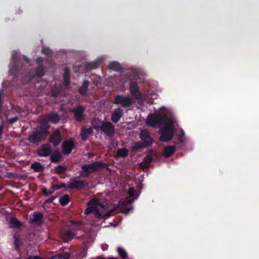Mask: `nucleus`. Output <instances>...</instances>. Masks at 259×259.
Masks as SVG:
<instances>
[{
    "instance_id": "nucleus-1",
    "label": "nucleus",
    "mask_w": 259,
    "mask_h": 259,
    "mask_svg": "<svg viewBox=\"0 0 259 259\" xmlns=\"http://www.w3.org/2000/svg\"><path fill=\"white\" fill-rule=\"evenodd\" d=\"M164 111L150 115L147 118V123L152 126L163 125L160 130V141L166 142L170 140L174 136V119L171 116L170 111L163 108Z\"/></svg>"
},
{
    "instance_id": "nucleus-2",
    "label": "nucleus",
    "mask_w": 259,
    "mask_h": 259,
    "mask_svg": "<svg viewBox=\"0 0 259 259\" xmlns=\"http://www.w3.org/2000/svg\"><path fill=\"white\" fill-rule=\"evenodd\" d=\"M88 207L85 210V213L88 214L94 212L96 217H102L103 210L105 209L106 204L102 203L98 200H92L88 204Z\"/></svg>"
},
{
    "instance_id": "nucleus-3",
    "label": "nucleus",
    "mask_w": 259,
    "mask_h": 259,
    "mask_svg": "<svg viewBox=\"0 0 259 259\" xmlns=\"http://www.w3.org/2000/svg\"><path fill=\"white\" fill-rule=\"evenodd\" d=\"M23 60L26 64H29V61L28 59L25 56H20L18 55V52H13L12 55V60L13 62L10 63L9 73L10 74L14 76H16V74L18 72L19 69L18 67V65L20 64L19 60Z\"/></svg>"
},
{
    "instance_id": "nucleus-4",
    "label": "nucleus",
    "mask_w": 259,
    "mask_h": 259,
    "mask_svg": "<svg viewBox=\"0 0 259 259\" xmlns=\"http://www.w3.org/2000/svg\"><path fill=\"white\" fill-rule=\"evenodd\" d=\"M102 164V163L96 161L90 164L83 165L81 166L80 175L83 177H87L90 174L98 170Z\"/></svg>"
},
{
    "instance_id": "nucleus-5",
    "label": "nucleus",
    "mask_w": 259,
    "mask_h": 259,
    "mask_svg": "<svg viewBox=\"0 0 259 259\" xmlns=\"http://www.w3.org/2000/svg\"><path fill=\"white\" fill-rule=\"evenodd\" d=\"M42 61V59L41 58L38 57L37 58L36 62L38 65V67L36 70H31L29 73L30 74L28 76H26V78H28L27 81L31 79V78L34 76L40 77L44 75V67L40 65Z\"/></svg>"
},
{
    "instance_id": "nucleus-6",
    "label": "nucleus",
    "mask_w": 259,
    "mask_h": 259,
    "mask_svg": "<svg viewBox=\"0 0 259 259\" xmlns=\"http://www.w3.org/2000/svg\"><path fill=\"white\" fill-rule=\"evenodd\" d=\"M46 135L42 132L39 131L37 128L32 133V134L28 137V140L33 144H37L40 141L43 140Z\"/></svg>"
},
{
    "instance_id": "nucleus-7",
    "label": "nucleus",
    "mask_w": 259,
    "mask_h": 259,
    "mask_svg": "<svg viewBox=\"0 0 259 259\" xmlns=\"http://www.w3.org/2000/svg\"><path fill=\"white\" fill-rule=\"evenodd\" d=\"M101 131L108 137H112L115 134V128L112 123L109 121L102 123L101 126Z\"/></svg>"
},
{
    "instance_id": "nucleus-8",
    "label": "nucleus",
    "mask_w": 259,
    "mask_h": 259,
    "mask_svg": "<svg viewBox=\"0 0 259 259\" xmlns=\"http://www.w3.org/2000/svg\"><path fill=\"white\" fill-rule=\"evenodd\" d=\"M114 103L116 104H120L123 107H128L132 105V101L128 96L124 97L118 95L115 98Z\"/></svg>"
},
{
    "instance_id": "nucleus-9",
    "label": "nucleus",
    "mask_w": 259,
    "mask_h": 259,
    "mask_svg": "<svg viewBox=\"0 0 259 259\" xmlns=\"http://www.w3.org/2000/svg\"><path fill=\"white\" fill-rule=\"evenodd\" d=\"M75 143L72 140H69L62 143V151L65 154H69L75 147Z\"/></svg>"
},
{
    "instance_id": "nucleus-10",
    "label": "nucleus",
    "mask_w": 259,
    "mask_h": 259,
    "mask_svg": "<svg viewBox=\"0 0 259 259\" xmlns=\"http://www.w3.org/2000/svg\"><path fill=\"white\" fill-rule=\"evenodd\" d=\"M133 202V200L129 198H126L124 200L120 201L119 205L122 208L123 213L127 214L130 211V208L128 207V205Z\"/></svg>"
},
{
    "instance_id": "nucleus-11",
    "label": "nucleus",
    "mask_w": 259,
    "mask_h": 259,
    "mask_svg": "<svg viewBox=\"0 0 259 259\" xmlns=\"http://www.w3.org/2000/svg\"><path fill=\"white\" fill-rule=\"evenodd\" d=\"M140 138L146 146H149L152 143V140L146 130H143L141 132Z\"/></svg>"
},
{
    "instance_id": "nucleus-12",
    "label": "nucleus",
    "mask_w": 259,
    "mask_h": 259,
    "mask_svg": "<svg viewBox=\"0 0 259 259\" xmlns=\"http://www.w3.org/2000/svg\"><path fill=\"white\" fill-rule=\"evenodd\" d=\"M50 141L55 146L59 144L61 141V133L59 131L56 130L54 132L50 137Z\"/></svg>"
},
{
    "instance_id": "nucleus-13",
    "label": "nucleus",
    "mask_w": 259,
    "mask_h": 259,
    "mask_svg": "<svg viewBox=\"0 0 259 259\" xmlns=\"http://www.w3.org/2000/svg\"><path fill=\"white\" fill-rule=\"evenodd\" d=\"M130 90L132 96L137 99L141 98V94L139 92L137 84L135 82H132L130 84Z\"/></svg>"
},
{
    "instance_id": "nucleus-14",
    "label": "nucleus",
    "mask_w": 259,
    "mask_h": 259,
    "mask_svg": "<svg viewBox=\"0 0 259 259\" xmlns=\"http://www.w3.org/2000/svg\"><path fill=\"white\" fill-rule=\"evenodd\" d=\"M84 108L81 106H78L72 110L74 116L77 121H81L83 119L82 113L84 111Z\"/></svg>"
},
{
    "instance_id": "nucleus-15",
    "label": "nucleus",
    "mask_w": 259,
    "mask_h": 259,
    "mask_svg": "<svg viewBox=\"0 0 259 259\" xmlns=\"http://www.w3.org/2000/svg\"><path fill=\"white\" fill-rule=\"evenodd\" d=\"M85 186V184L82 181L71 180L69 184L68 188L71 189H79L84 187Z\"/></svg>"
},
{
    "instance_id": "nucleus-16",
    "label": "nucleus",
    "mask_w": 259,
    "mask_h": 259,
    "mask_svg": "<svg viewBox=\"0 0 259 259\" xmlns=\"http://www.w3.org/2000/svg\"><path fill=\"white\" fill-rule=\"evenodd\" d=\"M123 114V110L121 108H118L112 114L111 120L114 122H117Z\"/></svg>"
},
{
    "instance_id": "nucleus-17",
    "label": "nucleus",
    "mask_w": 259,
    "mask_h": 259,
    "mask_svg": "<svg viewBox=\"0 0 259 259\" xmlns=\"http://www.w3.org/2000/svg\"><path fill=\"white\" fill-rule=\"evenodd\" d=\"M152 159L153 157L152 156V153H148L146 157L144 158V161L140 163V167L142 169L148 167L150 166V164Z\"/></svg>"
},
{
    "instance_id": "nucleus-18",
    "label": "nucleus",
    "mask_w": 259,
    "mask_h": 259,
    "mask_svg": "<svg viewBox=\"0 0 259 259\" xmlns=\"http://www.w3.org/2000/svg\"><path fill=\"white\" fill-rule=\"evenodd\" d=\"M51 149L50 147L47 145L42 146L38 151V155L41 156H48L51 154Z\"/></svg>"
},
{
    "instance_id": "nucleus-19",
    "label": "nucleus",
    "mask_w": 259,
    "mask_h": 259,
    "mask_svg": "<svg viewBox=\"0 0 259 259\" xmlns=\"http://www.w3.org/2000/svg\"><path fill=\"white\" fill-rule=\"evenodd\" d=\"M49 121L47 120V118L45 117L41 123L40 126L36 128L46 136L48 133L47 130L49 127Z\"/></svg>"
},
{
    "instance_id": "nucleus-20",
    "label": "nucleus",
    "mask_w": 259,
    "mask_h": 259,
    "mask_svg": "<svg viewBox=\"0 0 259 259\" xmlns=\"http://www.w3.org/2000/svg\"><path fill=\"white\" fill-rule=\"evenodd\" d=\"M75 235V233L72 230H68L64 232L62 235V237L65 242H67L72 239Z\"/></svg>"
},
{
    "instance_id": "nucleus-21",
    "label": "nucleus",
    "mask_w": 259,
    "mask_h": 259,
    "mask_svg": "<svg viewBox=\"0 0 259 259\" xmlns=\"http://www.w3.org/2000/svg\"><path fill=\"white\" fill-rule=\"evenodd\" d=\"M42 215L41 213L38 212H34L32 215H30V219L32 223H35L36 224H40Z\"/></svg>"
},
{
    "instance_id": "nucleus-22",
    "label": "nucleus",
    "mask_w": 259,
    "mask_h": 259,
    "mask_svg": "<svg viewBox=\"0 0 259 259\" xmlns=\"http://www.w3.org/2000/svg\"><path fill=\"white\" fill-rule=\"evenodd\" d=\"M46 117L49 122H52L53 123L58 122L60 119V116L55 113H52L48 114Z\"/></svg>"
},
{
    "instance_id": "nucleus-23",
    "label": "nucleus",
    "mask_w": 259,
    "mask_h": 259,
    "mask_svg": "<svg viewBox=\"0 0 259 259\" xmlns=\"http://www.w3.org/2000/svg\"><path fill=\"white\" fill-rule=\"evenodd\" d=\"M92 133V129L91 127H84L82 128L81 136L83 140H86L89 136Z\"/></svg>"
},
{
    "instance_id": "nucleus-24",
    "label": "nucleus",
    "mask_w": 259,
    "mask_h": 259,
    "mask_svg": "<svg viewBox=\"0 0 259 259\" xmlns=\"http://www.w3.org/2000/svg\"><path fill=\"white\" fill-rule=\"evenodd\" d=\"M64 83L65 86H68L70 83L69 69L66 67L63 73Z\"/></svg>"
},
{
    "instance_id": "nucleus-25",
    "label": "nucleus",
    "mask_w": 259,
    "mask_h": 259,
    "mask_svg": "<svg viewBox=\"0 0 259 259\" xmlns=\"http://www.w3.org/2000/svg\"><path fill=\"white\" fill-rule=\"evenodd\" d=\"M31 168L36 172H40L44 169V167L40 163L37 162L33 163L31 165Z\"/></svg>"
},
{
    "instance_id": "nucleus-26",
    "label": "nucleus",
    "mask_w": 259,
    "mask_h": 259,
    "mask_svg": "<svg viewBox=\"0 0 259 259\" xmlns=\"http://www.w3.org/2000/svg\"><path fill=\"white\" fill-rule=\"evenodd\" d=\"M176 148L174 146L166 147L164 150V155L167 157L170 156L175 151Z\"/></svg>"
},
{
    "instance_id": "nucleus-27",
    "label": "nucleus",
    "mask_w": 259,
    "mask_h": 259,
    "mask_svg": "<svg viewBox=\"0 0 259 259\" xmlns=\"http://www.w3.org/2000/svg\"><path fill=\"white\" fill-rule=\"evenodd\" d=\"M108 68L110 69L115 71H119L121 69L119 63L117 62H112L110 63Z\"/></svg>"
},
{
    "instance_id": "nucleus-28",
    "label": "nucleus",
    "mask_w": 259,
    "mask_h": 259,
    "mask_svg": "<svg viewBox=\"0 0 259 259\" xmlns=\"http://www.w3.org/2000/svg\"><path fill=\"white\" fill-rule=\"evenodd\" d=\"M89 82L88 81H84L83 82L82 86L79 88V93L82 95L84 96L87 92V89L89 87Z\"/></svg>"
},
{
    "instance_id": "nucleus-29",
    "label": "nucleus",
    "mask_w": 259,
    "mask_h": 259,
    "mask_svg": "<svg viewBox=\"0 0 259 259\" xmlns=\"http://www.w3.org/2000/svg\"><path fill=\"white\" fill-rule=\"evenodd\" d=\"M10 226L11 227L18 228L21 226V223L16 219L11 218L10 221Z\"/></svg>"
},
{
    "instance_id": "nucleus-30",
    "label": "nucleus",
    "mask_w": 259,
    "mask_h": 259,
    "mask_svg": "<svg viewBox=\"0 0 259 259\" xmlns=\"http://www.w3.org/2000/svg\"><path fill=\"white\" fill-rule=\"evenodd\" d=\"M69 255L67 253H60L56 255H54L50 259H68Z\"/></svg>"
},
{
    "instance_id": "nucleus-31",
    "label": "nucleus",
    "mask_w": 259,
    "mask_h": 259,
    "mask_svg": "<svg viewBox=\"0 0 259 259\" xmlns=\"http://www.w3.org/2000/svg\"><path fill=\"white\" fill-rule=\"evenodd\" d=\"M128 151L125 148H121L118 149L117 151V156L118 157H125L127 156Z\"/></svg>"
},
{
    "instance_id": "nucleus-32",
    "label": "nucleus",
    "mask_w": 259,
    "mask_h": 259,
    "mask_svg": "<svg viewBox=\"0 0 259 259\" xmlns=\"http://www.w3.org/2000/svg\"><path fill=\"white\" fill-rule=\"evenodd\" d=\"M99 63L97 62H93L86 64L85 67L88 69H92L97 68L98 66Z\"/></svg>"
},
{
    "instance_id": "nucleus-33",
    "label": "nucleus",
    "mask_w": 259,
    "mask_h": 259,
    "mask_svg": "<svg viewBox=\"0 0 259 259\" xmlns=\"http://www.w3.org/2000/svg\"><path fill=\"white\" fill-rule=\"evenodd\" d=\"M51 158L53 162H58L61 159V154L59 153H54L51 156Z\"/></svg>"
},
{
    "instance_id": "nucleus-34",
    "label": "nucleus",
    "mask_w": 259,
    "mask_h": 259,
    "mask_svg": "<svg viewBox=\"0 0 259 259\" xmlns=\"http://www.w3.org/2000/svg\"><path fill=\"white\" fill-rule=\"evenodd\" d=\"M69 201V196L67 195H64L63 197H62L60 200V202L61 204L64 206L67 204V203Z\"/></svg>"
},
{
    "instance_id": "nucleus-35",
    "label": "nucleus",
    "mask_w": 259,
    "mask_h": 259,
    "mask_svg": "<svg viewBox=\"0 0 259 259\" xmlns=\"http://www.w3.org/2000/svg\"><path fill=\"white\" fill-rule=\"evenodd\" d=\"M145 146H146L145 145V144L144 142V143H142L141 142H138L135 143L134 144L133 148L139 149V148H142L143 147H145Z\"/></svg>"
},
{
    "instance_id": "nucleus-36",
    "label": "nucleus",
    "mask_w": 259,
    "mask_h": 259,
    "mask_svg": "<svg viewBox=\"0 0 259 259\" xmlns=\"http://www.w3.org/2000/svg\"><path fill=\"white\" fill-rule=\"evenodd\" d=\"M65 167L62 165H59L56 167L55 171L58 174H62L65 171Z\"/></svg>"
},
{
    "instance_id": "nucleus-37",
    "label": "nucleus",
    "mask_w": 259,
    "mask_h": 259,
    "mask_svg": "<svg viewBox=\"0 0 259 259\" xmlns=\"http://www.w3.org/2000/svg\"><path fill=\"white\" fill-rule=\"evenodd\" d=\"M117 250H118L119 254L121 257H122L123 258H125L126 257V256H127L126 253L123 248H122L121 247H118L117 249Z\"/></svg>"
},
{
    "instance_id": "nucleus-38",
    "label": "nucleus",
    "mask_w": 259,
    "mask_h": 259,
    "mask_svg": "<svg viewBox=\"0 0 259 259\" xmlns=\"http://www.w3.org/2000/svg\"><path fill=\"white\" fill-rule=\"evenodd\" d=\"M59 93H60L59 89L58 88H55L53 89V90L52 91V95L54 97L56 98L58 96V95L59 94Z\"/></svg>"
},
{
    "instance_id": "nucleus-39",
    "label": "nucleus",
    "mask_w": 259,
    "mask_h": 259,
    "mask_svg": "<svg viewBox=\"0 0 259 259\" xmlns=\"http://www.w3.org/2000/svg\"><path fill=\"white\" fill-rule=\"evenodd\" d=\"M115 210V209H112L111 210H110V211H108L107 212H106L104 215V218H108L109 217L113 215L114 213L113 212H114V211Z\"/></svg>"
},
{
    "instance_id": "nucleus-40",
    "label": "nucleus",
    "mask_w": 259,
    "mask_h": 259,
    "mask_svg": "<svg viewBox=\"0 0 259 259\" xmlns=\"http://www.w3.org/2000/svg\"><path fill=\"white\" fill-rule=\"evenodd\" d=\"M42 52L47 55H49L51 54V51L49 48H44L42 49Z\"/></svg>"
},
{
    "instance_id": "nucleus-41",
    "label": "nucleus",
    "mask_w": 259,
    "mask_h": 259,
    "mask_svg": "<svg viewBox=\"0 0 259 259\" xmlns=\"http://www.w3.org/2000/svg\"><path fill=\"white\" fill-rule=\"evenodd\" d=\"M135 189L133 188H130L128 190V194L130 197H133L134 195Z\"/></svg>"
},
{
    "instance_id": "nucleus-42",
    "label": "nucleus",
    "mask_w": 259,
    "mask_h": 259,
    "mask_svg": "<svg viewBox=\"0 0 259 259\" xmlns=\"http://www.w3.org/2000/svg\"><path fill=\"white\" fill-rule=\"evenodd\" d=\"M18 118L17 117H14L13 118H10L9 121L10 123H13L16 122Z\"/></svg>"
},
{
    "instance_id": "nucleus-43",
    "label": "nucleus",
    "mask_w": 259,
    "mask_h": 259,
    "mask_svg": "<svg viewBox=\"0 0 259 259\" xmlns=\"http://www.w3.org/2000/svg\"><path fill=\"white\" fill-rule=\"evenodd\" d=\"M42 192H43L44 195H45V196L49 195V190H47V189H43Z\"/></svg>"
},
{
    "instance_id": "nucleus-44",
    "label": "nucleus",
    "mask_w": 259,
    "mask_h": 259,
    "mask_svg": "<svg viewBox=\"0 0 259 259\" xmlns=\"http://www.w3.org/2000/svg\"><path fill=\"white\" fill-rule=\"evenodd\" d=\"M87 254V251L85 250H83L80 253V255L81 257H84Z\"/></svg>"
},
{
    "instance_id": "nucleus-45",
    "label": "nucleus",
    "mask_w": 259,
    "mask_h": 259,
    "mask_svg": "<svg viewBox=\"0 0 259 259\" xmlns=\"http://www.w3.org/2000/svg\"><path fill=\"white\" fill-rule=\"evenodd\" d=\"M79 67L78 66H74L73 67V70L75 72H78L79 70Z\"/></svg>"
},
{
    "instance_id": "nucleus-46",
    "label": "nucleus",
    "mask_w": 259,
    "mask_h": 259,
    "mask_svg": "<svg viewBox=\"0 0 259 259\" xmlns=\"http://www.w3.org/2000/svg\"><path fill=\"white\" fill-rule=\"evenodd\" d=\"M54 189L53 188H51L49 190V195L53 193L54 191Z\"/></svg>"
},
{
    "instance_id": "nucleus-47",
    "label": "nucleus",
    "mask_w": 259,
    "mask_h": 259,
    "mask_svg": "<svg viewBox=\"0 0 259 259\" xmlns=\"http://www.w3.org/2000/svg\"><path fill=\"white\" fill-rule=\"evenodd\" d=\"M28 259H41V258L38 257L37 256H33L29 257Z\"/></svg>"
},
{
    "instance_id": "nucleus-48",
    "label": "nucleus",
    "mask_w": 259,
    "mask_h": 259,
    "mask_svg": "<svg viewBox=\"0 0 259 259\" xmlns=\"http://www.w3.org/2000/svg\"><path fill=\"white\" fill-rule=\"evenodd\" d=\"M60 187H61V186H59L58 185H55V186H53L52 188H53L55 190L59 189Z\"/></svg>"
},
{
    "instance_id": "nucleus-49",
    "label": "nucleus",
    "mask_w": 259,
    "mask_h": 259,
    "mask_svg": "<svg viewBox=\"0 0 259 259\" xmlns=\"http://www.w3.org/2000/svg\"><path fill=\"white\" fill-rule=\"evenodd\" d=\"M182 134L183 135H184V132L183 131H181Z\"/></svg>"
},
{
    "instance_id": "nucleus-50",
    "label": "nucleus",
    "mask_w": 259,
    "mask_h": 259,
    "mask_svg": "<svg viewBox=\"0 0 259 259\" xmlns=\"http://www.w3.org/2000/svg\"><path fill=\"white\" fill-rule=\"evenodd\" d=\"M96 259H103V258H101V257H97V258H96Z\"/></svg>"
},
{
    "instance_id": "nucleus-51",
    "label": "nucleus",
    "mask_w": 259,
    "mask_h": 259,
    "mask_svg": "<svg viewBox=\"0 0 259 259\" xmlns=\"http://www.w3.org/2000/svg\"><path fill=\"white\" fill-rule=\"evenodd\" d=\"M180 141H181V142H183V140H182V138H181L180 139Z\"/></svg>"
},
{
    "instance_id": "nucleus-52",
    "label": "nucleus",
    "mask_w": 259,
    "mask_h": 259,
    "mask_svg": "<svg viewBox=\"0 0 259 259\" xmlns=\"http://www.w3.org/2000/svg\"><path fill=\"white\" fill-rule=\"evenodd\" d=\"M72 223L73 224H77V223H75V222H72Z\"/></svg>"
},
{
    "instance_id": "nucleus-53",
    "label": "nucleus",
    "mask_w": 259,
    "mask_h": 259,
    "mask_svg": "<svg viewBox=\"0 0 259 259\" xmlns=\"http://www.w3.org/2000/svg\"><path fill=\"white\" fill-rule=\"evenodd\" d=\"M15 243L16 245H17V243H16V240H15Z\"/></svg>"
}]
</instances>
